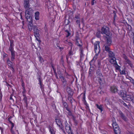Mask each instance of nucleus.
<instances>
[{"label":"nucleus","instance_id":"obj_1","mask_svg":"<svg viewBox=\"0 0 134 134\" xmlns=\"http://www.w3.org/2000/svg\"><path fill=\"white\" fill-rule=\"evenodd\" d=\"M99 42H97L94 44V50L96 53V56L93 59V60L96 59L97 58V56L100 52V49L99 46Z\"/></svg>","mask_w":134,"mask_h":134},{"label":"nucleus","instance_id":"obj_2","mask_svg":"<svg viewBox=\"0 0 134 134\" xmlns=\"http://www.w3.org/2000/svg\"><path fill=\"white\" fill-rule=\"evenodd\" d=\"M71 125L69 124L66 121L64 122V126L66 132L68 134H74L72 132L71 126Z\"/></svg>","mask_w":134,"mask_h":134},{"label":"nucleus","instance_id":"obj_3","mask_svg":"<svg viewBox=\"0 0 134 134\" xmlns=\"http://www.w3.org/2000/svg\"><path fill=\"white\" fill-rule=\"evenodd\" d=\"M101 34H105L107 36H111L112 34L109 31V28L107 26H104L101 29Z\"/></svg>","mask_w":134,"mask_h":134},{"label":"nucleus","instance_id":"obj_4","mask_svg":"<svg viewBox=\"0 0 134 134\" xmlns=\"http://www.w3.org/2000/svg\"><path fill=\"white\" fill-rule=\"evenodd\" d=\"M55 122L58 125L62 130L64 133H65V131L64 130V128L62 124L61 121L59 119H56L55 120Z\"/></svg>","mask_w":134,"mask_h":134},{"label":"nucleus","instance_id":"obj_5","mask_svg":"<svg viewBox=\"0 0 134 134\" xmlns=\"http://www.w3.org/2000/svg\"><path fill=\"white\" fill-rule=\"evenodd\" d=\"M33 29L34 36L37 40L39 41H40L38 40L37 38V37H38L39 36V30L37 29V27L36 26H33Z\"/></svg>","mask_w":134,"mask_h":134},{"label":"nucleus","instance_id":"obj_6","mask_svg":"<svg viewBox=\"0 0 134 134\" xmlns=\"http://www.w3.org/2000/svg\"><path fill=\"white\" fill-rule=\"evenodd\" d=\"M111 36H107L105 37V40L106 41V43H105V45H107L108 46H110L111 45L112 42Z\"/></svg>","mask_w":134,"mask_h":134},{"label":"nucleus","instance_id":"obj_7","mask_svg":"<svg viewBox=\"0 0 134 134\" xmlns=\"http://www.w3.org/2000/svg\"><path fill=\"white\" fill-rule=\"evenodd\" d=\"M123 57L125 60L126 62L127 63L129 66L131 68L133 66V65L132 64L131 62L128 58L127 57L125 54H123Z\"/></svg>","mask_w":134,"mask_h":134},{"label":"nucleus","instance_id":"obj_8","mask_svg":"<svg viewBox=\"0 0 134 134\" xmlns=\"http://www.w3.org/2000/svg\"><path fill=\"white\" fill-rule=\"evenodd\" d=\"M75 39L76 41V44L79 46H81L82 45L79 43V41H80L81 43V42L80 39L79 34H77L76 35Z\"/></svg>","mask_w":134,"mask_h":134},{"label":"nucleus","instance_id":"obj_9","mask_svg":"<svg viewBox=\"0 0 134 134\" xmlns=\"http://www.w3.org/2000/svg\"><path fill=\"white\" fill-rule=\"evenodd\" d=\"M7 63L9 67L10 68H12V70L13 72H14V69L13 66V63L11 62L8 58L7 60Z\"/></svg>","mask_w":134,"mask_h":134},{"label":"nucleus","instance_id":"obj_10","mask_svg":"<svg viewBox=\"0 0 134 134\" xmlns=\"http://www.w3.org/2000/svg\"><path fill=\"white\" fill-rule=\"evenodd\" d=\"M119 114L120 115L121 117L125 121H127V118L125 116L124 114L120 111H119Z\"/></svg>","mask_w":134,"mask_h":134},{"label":"nucleus","instance_id":"obj_11","mask_svg":"<svg viewBox=\"0 0 134 134\" xmlns=\"http://www.w3.org/2000/svg\"><path fill=\"white\" fill-rule=\"evenodd\" d=\"M92 62V60L90 62V68L89 71V76L88 78H91L92 76V69H91V62Z\"/></svg>","mask_w":134,"mask_h":134},{"label":"nucleus","instance_id":"obj_12","mask_svg":"<svg viewBox=\"0 0 134 134\" xmlns=\"http://www.w3.org/2000/svg\"><path fill=\"white\" fill-rule=\"evenodd\" d=\"M29 22V23L28 25V27L29 29V30L30 31H31L32 30V29L33 28V26H34L32 25V20H31L30 19V21H28Z\"/></svg>","mask_w":134,"mask_h":134},{"label":"nucleus","instance_id":"obj_13","mask_svg":"<svg viewBox=\"0 0 134 134\" xmlns=\"http://www.w3.org/2000/svg\"><path fill=\"white\" fill-rule=\"evenodd\" d=\"M121 97H125L126 96V92L123 90H121L119 93Z\"/></svg>","mask_w":134,"mask_h":134},{"label":"nucleus","instance_id":"obj_14","mask_svg":"<svg viewBox=\"0 0 134 134\" xmlns=\"http://www.w3.org/2000/svg\"><path fill=\"white\" fill-rule=\"evenodd\" d=\"M29 7V0H25L24 1V7L27 8Z\"/></svg>","mask_w":134,"mask_h":134},{"label":"nucleus","instance_id":"obj_15","mask_svg":"<svg viewBox=\"0 0 134 134\" xmlns=\"http://www.w3.org/2000/svg\"><path fill=\"white\" fill-rule=\"evenodd\" d=\"M125 24L126 26V29L128 32H130L132 29L131 26L127 22H126Z\"/></svg>","mask_w":134,"mask_h":134},{"label":"nucleus","instance_id":"obj_16","mask_svg":"<svg viewBox=\"0 0 134 134\" xmlns=\"http://www.w3.org/2000/svg\"><path fill=\"white\" fill-rule=\"evenodd\" d=\"M25 12L31 15L33 13V11L31 8H30L26 10Z\"/></svg>","mask_w":134,"mask_h":134},{"label":"nucleus","instance_id":"obj_17","mask_svg":"<svg viewBox=\"0 0 134 134\" xmlns=\"http://www.w3.org/2000/svg\"><path fill=\"white\" fill-rule=\"evenodd\" d=\"M110 91L112 92L115 93L117 91V89L115 86H112L110 87Z\"/></svg>","mask_w":134,"mask_h":134},{"label":"nucleus","instance_id":"obj_18","mask_svg":"<svg viewBox=\"0 0 134 134\" xmlns=\"http://www.w3.org/2000/svg\"><path fill=\"white\" fill-rule=\"evenodd\" d=\"M31 15L25 13V16L27 20V21H30V19L31 20V19L30 18V15Z\"/></svg>","mask_w":134,"mask_h":134},{"label":"nucleus","instance_id":"obj_19","mask_svg":"<svg viewBox=\"0 0 134 134\" xmlns=\"http://www.w3.org/2000/svg\"><path fill=\"white\" fill-rule=\"evenodd\" d=\"M15 51L11 52V59L12 61H13L15 59Z\"/></svg>","mask_w":134,"mask_h":134},{"label":"nucleus","instance_id":"obj_20","mask_svg":"<svg viewBox=\"0 0 134 134\" xmlns=\"http://www.w3.org/2000/svg\"><path fill=\"white\" fill-rule=\"evenodd\" d=\"M35 19L36 20H38L39 19V12H36L34 14Z\"/></svg>","mask_w":134,"mask_h":134},{"label":"nucleus","instance_id":"obj_21","mask_svg":"<svg viewBox=\"0 0 134 134\" xmlns=\"http://www.w3.org/2000/svg\"><path fill=\"white\" fill-rule=\"evenodd\" d=\"M114 131L115 134H120V130L119 127L114 129Z\"/></svg>","mask_w":134,"mask_h":134},{"label":"nucleus","instance_id":"obj_22","mask_svg":"<svg viewBox=\"0 0 134 134\" xmlns=\"http://www.w3.org/2000/svg\"><path fill=\"white\" fill-rule=\"evenodd\" d=\"M62 103H63L64 106L66 108L67 111L69 110V109L68 108V105L66 102L62 100Z\"/></svg>","mask_w":134,"mask_h":134},{"label":"nucleus","instance_id":"obj_23","mask_svg":"<svg viewBox=\"0 0 134 134\" xmlns=\"http://www.w3.org/2000/svg\"><path fill=\"white\" fill-rule=\"evenodd\" d=\"M112 125L114 129L119 127L115 121H114V122L112 123Z\"/></svg>","mask_w":134,"mask_h":134},{"label":"nucleus","instance_id":"obj_24","mask_svg":"<svg viewBox=\"0 0 134 134\" xmlns=\"http://www.w3.org/2000/svg\"><path fill=\"white\" fill-rule=\"evenodd\" d=\"M65 43L66 44H68L69 46H71V48H72L73 44L70 41H68L67 40H66L65 41Z\"/></svg>","mask_w":134,"mask_h":134},{"label":"nucleus","instance_id":"obj_25","mask_svg":"<svg viewBox=\"0 0 134 134\" xmlns=\"http://www.w3.org/2000/svg\"><path fill=\"white\" fill-rule=\"evenodd\" d=\"M116 60V58L115 57H114V58H112L109 59V61L111 63H114H114L116 62L115 61Z\"/></svg>","mask_w":134,"mask_h":134},{"label":"nucleus","instance_id":"obj_26","mask_svg":"<svg viewBox=\"0 0 134 134\" xmlns=\"http://www.w3.org/2000/svg\"><path fill=\"white\" fill-rule=\"evenodd\" d=\"M125 97H126L127 99V100L130 101L133 97L131 95H126V96Z\"/></svg>","mask_w":134,"mask_h":134},{"label":"nucleus","instance_id":"obj_27","mask_svg":"<svg viewBox=\"0 0 134 134\" xmlns=\"http://www.w3.org/2000/svg\"><path fill=\"white\" fill-rule=\"evenodd\" d=\"M109 57L111 58H114V57L115 55L113 52L110 51L109 52Z\"/></svg>","mask_w":134,"mask_h":134},{"label":"nucleus","instance_id":"obj_28","mask_svg":"<svg viewBox=\"0 0 134 134\" xmlns=\"http://www.w3.org/2000/svg\"><path fill=\"white\" fill-rule=\"evenodd\" d=\"M66 91L68 93L70 94L71 95H72V92L71 91V89L68 86L66 88Z\"/></svg>","mask_w":134,"mask_h":134},{"label":"nucleus","instance_id":"obj_29","mask_svg":"<svg viewBox=\"0 0 134 134\" xmlns=\"http://www.w3.org/2000/svg\"><path fill=\"white\" fill-rule=\"evenodd\" d=\"M96 105L97 108L99 109L100 110L101 112H102L103 110V108L102 106L101 105H99L97 104H96Z\"/></svg>","mask_w":134,"mask_h":134},{"label":"nucleus","instance_id":"obj_30","mask_svg":"<svg viewBox=\"0 0 134 134\" xmlns=\"http://www.w3.org/2000/svg\"><path fill=\"white\" fill-rule=\"evenodd\" d=\"M106 46H105V50L107 52H109L110 51V48L109 47V46H108L107 45H105Z\"/></svg>","mask_w":134,"mask_h":134},{"label":"nucleus","instance_id":"obj_31","mask_svg":"<svg viewBox=\"0 0 134 134\" xmlns=\"http://www.w3.org/2000/svg\"><path fill=\"white\" fill-rule=\"evenodd\" d=\"M65 32H66V37H68L69 36H70L71 33L70 31L68 30H65Z\"/></svg>","mask_w":134,"mask_h":134},{"label":"nucleus","instance_id":"obj_32","mask_svg":"<svg viewBox=\"0 0 134 134\" xmlns=\"http://www.w3.org/2000/svg\"><path fill=\"white\" fill-rule=\"evenodd\" d=\"M114 64L115 65H116L115 66L116 69L118 70H120V66L118 65L116 62H115V63H114Z\"/></svg>","mask_w":134,"mask_h":134},{"label":"nucleus","instance_id":"obj_33","mask_svg":"<svg viewBox=\"0 0 134 134\" xmlns=\"http://www.w3.org/2000/svg\"><path fill=\"white\" fill-rule=\"evenodd\" d=\"M132 38L133 40V44L134 46V31H132L131 34Z\"/></svg>","mask_w":134,"mask_h":134},{"label":"nucleus","instance_id":"obj_34","mask_svg":"<svg viewBox=\"0 0 134 134\" xmlns=\"http://www.w3.org/2000/svg\"><path fill=\"white\" fill-rule=\"evenodd\" d=\"M101 34V32L100 31H98L96 34V36L98 37H100Z\"/></svg>","mask_w":134,"mask_h":134},{"label":"nucleus","instance_id":"obj_35","mask_svg":"<svg viewBox=\"0 0 134 134\" xmlns=\"http://www.w3.org/2000/svg\"><path fill=\"white\" fill-rule=\"evenodd\" d=\"M98 81L100 83V85H102L103 84V81L102 80L101 78H100L98 79Z\"/></svg>","mask_w":134,"mask_h":134},{"label":"nucleus","instance_id":"obj_36","mask_svg":"<svg viewBox=\"0 0 134 134\" xmlns=\"http://www.w3.org/2000/svg\"><path fill=\"white\" fill-rule=\"evenodd\" d=\"M80 48L79 50L80 51V53L81 54H83V48L81 46H80Z\"/></svg>","mask_w":134,"mask_h":134},{"label":"nucleus","instance_id":"obj_37","mask_svg":"<svg viewBox=\"0 0 134 134\" xmlns=\"http://www.w3.org/2000/svg\"><path fill=\"white\" fill-rule=\"evenodd\" d=\"M67 84V81H64L62 82V85L63 86L64 88H65L66 87V85Z\"/></svg>","mask_w":134,"mask_h":134},{"label":"nucleus","instance_id":"obj_38","mask_svg":"<svg viewBox=\"0 0 134 134\" xmlns=\"http://www.w3.org/2000/svg\"><path fill=\"white\" fill-rule=\"evenodd\" d=\"M13 47L14 46H10L9 47V50L11 52L14 51V50Z\"/></svg>","mask_w":134,"mask_h":134},{"label":"nucleus","instance_id":"obj_39","mask_svg":"<svg viewBox=\"0 0 134 134\" xmlns=\"http://www.w3.org/2000/svg\"><path fill=\"white\" fill-rule=\"evenodd\" d=\"M76 24L78 25L79 27L80 28V20H77L76 21Z\"/></svg>","mask_w":134,"mask_h":134},{"label":"nucleus","instance_id":"obj_40","mask_svg":"<svg viewBox=\"0 0 134 134\" xmlns=\"http://www.w3.org/2000/svg\"><path fill=\"white\" fill-rule=\"evenodd\" d=\"M72 49V48H71L70 50L69 51V53L68 54L69 56H71V55H72L73 54V53L71 51Z\"/></svg>","mask_w":134,"mask_h":134},{"label":"nucleus","instance_id":"obj_41","mask_svg":"<svg viewBox=\"0 0 134 134\" xmlns=\"http://www.w3.org/2000/svg\"><path fill=\"white\" fill-rule=\"evenodd\" d=\"M24 97L23 100L25 103H27V98L26 97V96H23Z\"/></svg>","mask_w":134,"mask_h":134},{"label":"nucleus","instance_id":"obj_42","mask_svg":"<svg viewBox=\"0 0 134 134\" xmlns=\"http://www.w3.org/2000/svg\"><path fill=\"white\" fill-rule=\"evenodd\" d=\"M38 80L39 81V82L40 85V86L41 87L42 86V82L41 81L40 76H39Z\"/></svg>","mask_w":134,"mask_h":134},{"label":"nucleus","instance_id":"obj_43","mask_svg":"<svg viewBox=\"0 0 134 134\" xmlns=\"http://www.w3.org/2000/svg\"><path fill=\"white\" fill-rule=\"evenodd\" d=\"M49 131L51 132V134H55L52 127H50Z\"/></svg>","mask_w":134,"mask_h":134},{"label":"nucleus","instance_id":"obj_44","mask_svg":"<svg viewBox=\"0 0 134 134\" xmlns=\"http://www.w3.org/2000/svg\"><path fill=\"white\" fill-rule=\"evenodd\" d=\"M105 105L107 108H108L109 106L110 105V103L108 101H107L105 103Z\"/></svg>","mask_w":134,"mask_h":134},{"label":"nucleus","instance_id":"obj_45","mask_svg":"<svg viewBox=\"0 0 134 134\" xmlns=\"http://www.w3.org/2000/svg\"><path fill=\"white\" fill-rule=\"evenodd\" d=\"M39 60L40 62L41 63L43 62V59L42 57L40 56L39 57Z\"/></svg>","mask_w":134,"mask_h":134},{"label":"nucleus","instance_id":"obj_46","mask_svg":"<svg viewBox=\"0 0 134 134\" xmlns=\"http://www.w3.org/2000/svg\"><path fill=\"white\" fill-rule=\"evenodd\" d=\"M15 96H14L13 94L11 95L10 98V100H13V98H15Z\"/></svg>","mask_w":134,"mask_h":134},{"label":"nucleus","instance_id":"obj_47","mask_svg":"<svg viewBox=\"0 0 134 134\" xmlns=\"http://www.w3.org/2000/svg\"><path fill=\"white\" fill-rule=\"evenodd\" d=\"M84 54H80V60L81 61L83 60V58Z\"/></svg>","mask_w":134,"mask_h":134},{"label":"nucleus","instance_id":"obj_48","mask_svg":"<svg viewBox=\"0 0 134 134\" xmlns=\"http://www.w3.org/2000/svg\"><path fill=\"white\" fill-rule=\"evenodd\" d=\"M75 18H76L77 20H80V18L79 15H76L75 17Z\"/></svg>","mask_w":134,"mask_h":134},{"label":"nucleus","instance_id":"obj_49","mask_svg":"<svg viewBox=\"0 0 134 134\" xmlns=\"http://www.w3.org/2000/svg\"><path fill=\"white\" fill-rule=\"evenodd\" d=\"M61 79V81L62 82H64V81H67L65 78L64 77H62V78Z\"/></svg>","mask_w":134,"mask_h":134},{"label":"nucleus","instance_id":"obj_50","mask_svg":"<svg viewBox=\"0 0 134 134\" xmlns=\"http://www.w3.org/2000/svg\"><path fill=\"white\" fill-rule=\"evenodd\" d=\"M10 46H14V44H13V41H10Z\"/></svg>","mask_w":134,"mask_h":134},{"label":"nucleus","instance_id":"obj_51","mask_svg":"<svg viewBox=\"0 0 134 134\" xmlns=\"http://www.w3.org/2000/svg\"><path fill=\"white\" fill-rule=\"evenodd\" d=\"M122 104H123L124 105V106L125 107L128 108H129L128 105H127L126 103L124 102H123V103H122Z\"/></svg>","mask_w":134,"mask_h":134},{"label":"nucleus","instance_id":"obj_52","mask_svg":"<svg viewBox=\"0 0 134 134\" xmlns=\"http://www.w3.org/2000/svg\"><path fill=\"white\" fill-rule=\"evenodd\" d=\"M97 76L98 79L101 78V77L102 78V74L100 73H99V74H98Z\"/></svg>","mask_w":134,"mask_h":134},{"label":"nucleus","instance_id":"obj_53","mask_svg":"<svg viewBox=\"0 0 134 134\" xmlns=\"http://www.w3.org/2000/svg\"><path fill=\"white\" fill-rule=\"evenodd\" d=\"M58 74H59V77L60 79H61L62 78V77H64L63 76L62 74L61 73H58Z\"/></svg>","mask_w":134,"mask_h":134},{"label":"nucleus","instance_id":"obj_54","mask_svg":"<svg viewBox=\"0 0 134 134\" xmlns=\"http://www.w3.org/2000/svg\"><path fill=\"white\" fill-rule=\"evenodd\" d=\"M23 90L22 91V94H23V96H26L25 94V93L26 92V90L25 89V88H24V89H23Z\"/></svg>","mask_w":134,"mask_h":134},{"label":"nucleus","instance_id":"obj_55","mask_svg":"<svg viewBox=\"0 0 134 134\" xmlns=\"http://www.w3.org/2000/svg\"><path fill=\"white\" fill-rule=\"evenodd\" d=\"M10 123L11 124V129H12L13 127L14 126V124L12 123V121H10Z\"/></svg>","mask_w":134,"mask_h":134},{"label":"nucleus","instance_id":"obj_56","mask_svg":"<svg viewBox=\"0 0 134 134\" xmlns=\"http://www.w3.org/2000/svg\"><path fill=\"white\" fill-rule=\"evenodd\" d=\"M131 79H132V80H131V79H130V80L132 83L133 85H134V80H133L132 78H131Z\"/></svg>","mask_w":134,"mask_h":134},{"label":"nucleus","instance_id":"obj_57","mask_svg":"<svg viewBox=\"0 0 134 134\" xmlns=\"http://www.w3.org/2000/svg\"><path fill=\"white\" fill-rule=\"evenodd\" d=\"M78 1V0H74L73 1V3L74 4H75Z\"/></svg>","mask_w":134,"mask_h":134},{"label":"nucleus","instance_id":"obj_58","mask_svg":"<svg viewBox=\"0 0 134 134\" xmlns=\"http://www.w3.org/2000/svg\"><path fill=\"white\" fill-rule=\"evenodd\" d=\"M11 132L12 134H15V132L12 129H11Z\"/></svg>","mask_w":134,"mask_h":134},{"label":"nucleus","instance_id":"obj_59","mask_svg":"<svg viewBox=\"0 0 134 134\" xmlns=\"http://www.w3.org/2000/svg\"><path fill=\"white\" fill-rule=\"evenodd\" d=\"M113 13L114 14V19L115 20V17H116V14L115 13V11H113Z\"/></svg>","mask_w":134,"mask_h":134},{"label":"nucleus","instance_id":"obj_60","mask_svg":"<svg viewBox=\"0 0 134 134\" xmlns=\"http://www.w3.org/2000/svg\"><path fill=\"white\" fill-rule=\"evenodd\" d=\"M125 74V71L123 70H122L121 72H120V74Z\"/></svg>","mask_w":134,"mask_h":134},{"label":"nucleus","instance_id":"obj_61","mask_svg":"<svg viewBox=\"0 0 134 134\" xmlns=\"http://www.w3.org/2000/svg\"><path fill=\"white\" fill-rule=\"evenodd\" d=\"M69 111V115H71V111H70V110H69V111Z\"/></svg>","mask_w":134,"mask_h":134},{"label":"nucleus","instance_id":"obj_62","mask_svg":"<svg viewBox=\"0 0 134 134\" xmlns=\"http://www.w3.org/2000/svg\"><path fill=\"white\" fill-rule=\"evenodd\" d=\"M119 101L121 103V104L123 103L124 101L122 100H121L119 99Z\"/></svg>","mask_w":134,"mask_h":134},{"label":"nucleus","instance_id":"obj_63","mask_svg":"<svg viewBox=\"0 0 134 134\" xmlns=\"http://www.w3.org/2000/svg\"><path fill=\"white\" fill-rule=\"evenodd\" d=\"M22 86L23 87V89H24V88H25L24 84L23 82L22 83Z\"/></svg>","mask_w":134,"mask_h":134},{"label":"nucleus","instance_id":"obj_64","mask_svg":"<svg viewBox=\"0 0 134 134\" xmlns=\"http://www.w3.org/2000/svg\"><path fill=\"white\" fill-rule=\"evenodd\" d=\"M131 100L132 101L133 103H134V97H133Z\"/></svg>","mask_w":134,"mask_h":134}]
</instances>
